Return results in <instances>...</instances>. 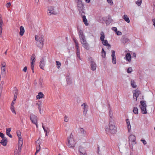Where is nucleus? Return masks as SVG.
<instances>
[{
	"label": "nucleus",
	"instance_id": "f257e3e1",
	"mask_svg": "<svg viewBox=\"0 0 155 155\" xmlns=\"http://www.w3.org/2000/svg\"><path fill=\"white\" fill-rule=\"evenodd\" d=\"M105 130L107 134H115L117 132V127L114 121H109L108 125L105 127Z\"/></svg>",
	"mask_w": 155,
	"mask_h": 155
},
{
	"label": "nucleus",
	"instance_id": "f03ea898",
	"mask_svg": "<svg viewBox=\"0 0 155 155\" xmlns=\"http://www.w3.org/2000/svg\"><path fill=\"white\" fill-rule=\"evenodd\" d=\"M77 10L81 15L85 13V7L82 0H78L75 1Z\"/></svg>",
	"mask_w": 155,
	"mask_h": 155
},
{
	"label": "nucleus",
	"instance_id": "7ed1b4c3",
	"mask_svg": "<svg viewBox=\"0 0 155 155\" xmlns=\"http://www.w3.org/2000/svg\"><path fill=\"white\" fill-rule=\"evenodd\" d=\"M68 142L67 145L68 147L70 148L74 149L75 147L76 143L73 138V136L71 134L68 137Z\"/></svg>",
	"mask_w": 155,
	"mask_h": 155
},
{
	"label": "nucleus",
	"instance_id": "20e7f679",
	"mask_svg": "<svg viewBox=\"0 0 155 155\" xmlns=\"http://www.w3.org/2000/svg\"><path fill=\"white\" fill-rule=\"evenodd\" d=\"M35 39L37 41V44L38 46L40 48L42 47L43 45V37L41 36H35Z\"/></svg>",
	"mask_w": 155,
	"mask_h": 155
},
{
	"label": "nucleus",
	"instance_id": "39448f33",
	"mask_svg": "<svg viewBox=\"0 0 155 155\" xmlns=\"http://www.w3.org/2000/svg\"><path fill=\"white\" fill-rule=\"evenodd\" d=\"M30 120L32 123L36 125L37 128H38L37 118L35 115L31 114L30 115Z\"/></svg>",
	"mask_w": 155,
	"mask_h": 155
},
{
	"label": "nucleus",
	"instance_id": "423d86ee",
	"mask_svg": "<svg viewBox=\"0 0 155 155\" xmlns=\"http://www.w3.org/2000/svg\"><path fill=\"white\" fill-rule=\"evenodd\" d=\"M133 93L134 99L135 101H136L137 100V98L141 94V92L138 90L136 89L133 91Z\"/></svg>",
	"mask_w": 155,
	"mask_h": 155
},
{
	"label": "nucleus",
	"instance_id": "0eeeda50",
	"mask_svg": "<svg viewBox=\"0 0 155 155\" xmlns=\"http://www.w3.org/2000/svg\"><path fill=\"white\" fill-rule=\"evenodd\" d=\"M129 143H131L132 144L134 145L136 143V137L134 135H130L129 137Z\"/></svg>",
	"mask_w": 155,
	"mask_h": 155
},
{
	"label": "nucleus",
	"instance_id": "6e6552de",
	"mask_svg": "<svg viewBox=\"0 0 155 155\" xmlns=\"http://www.w3.org/2000/svg\"><path fill=\"white\" fill-rule=\"evenodd\" d=\"M31 69L33 70L34 68V64L35 61V56L34 54H32L31 57Z\"/></svg>",
	"mask_w": 155,
	"mask_h": 155
},
{
	"label": "nucleus",
	"instance_id": "1a4fd4ad",
	"mask_svg": "<svg viewBox=\"0 0 155 155\" xmlns=\"http://www.w3.org/2000/svg\"><path fill=\"white\" fill-rule=\"evenodd\" d=\"M112 62L113 64H116L117 61L115 56V51L114 50L111 51Z\"/></svg>",
	"mask_w": 155,
	"mask_h": 155
},
{
	"label": "nucleus",
	"instance_id": "9d476101",
	"mask_svg": "<svg viewBox=\"0 0 155 155\" xmlns=\"http://www.w3.org/2000/svg\"><path fill=\"white\" fill-rule=\"evenodd\" d=\"M18 149H16V150L19 152H21V147L23 143V139L22 138L18 139Z\"/></svg>",
	"mask_w": 155,
	"mask_h": 155
},
{
	"label": "nucleus",
	"instance_id": "9b49d317",
	"mask_svg": "<svg viewBox=\"0 0 155 155\" xmlns=\"http://www.w3.org/2000/svg\"><path fill=\"white\" fill-rule=\"evenodd\" d=\"M126 125L128 132H130L131 131V126L130 124V122L129 119L126 120Z\"/></svg>",
	"mask_w": 155,
	"mask_h": 155
},
{
	"label": "nucleus",
	"instance_id": "f8f14e48",
	"mask_svg": "<svg viewBox=\"0 0 155 155\" xmlns=\"http://www.w3.org/2000/svg\"><path fill=\"white\" fill-rule=\"evenodd\" d=\"M109 121H114V118L113 117V111L110 109L109 112Z\"/></svg>",
	"mask_w": 155,
	"mask_h": 155
},
{
	"label": "nucleus",
	"instance_id": "ddd939ff",
	"mask_svg": "<svg viewBox=\"0 0 155 155\" xmlns=\"http://www.w3.org/2000/svg\"><path fill=\"white\" fill-rule=\"evenodd\" d=\"M81 106L83 107L84 114H86L87 111L88 106L86 103H84L81 105Z\"/></svg>",
	"mask_w": 155,
	"mask_h": 155
},
{
	"label": "nucleus",
	"instance_id": "4468645a",
	"mask_svg": "<svg viewBox=\"0 0 155 155\" xmlns=\"http://www.w3.org/2000/svg\"><path fill=\"white\" fill-rule=\"evenodd\" d=\"M140 108H147L146 102L145 101H140V104L139 105Z\"/></svg>",
	"mask_w": 155,
	"mask_h": 155
},
{
	"label": "nucleus",
	"instance_id": "2eb2a0df",
	"mask_svg": "<svg viewBox=\"0 0 155 155\" xmlns=\"http://www.w3.org/2000/svg\"><path fill=\"white\" fill-rule=\"evenodd\" d=\"M79 132L81 135L83 137L85 136L86 135V131L84 130L83 128H81L79 129Z\"/></svg>",
	"mask_w": 155,
	"mask_h": 155
},
{
	"label": "nucleus",
	"instance_id": "dca6fc26",
	"mask_svg": "<svg viewBox=\"0 0 155 155\" xmlns=\"http://www.w3.org/2000/svg\"><path fill=\"white\" fill-rule=\"evenodd\" d=\"M102 44L104 46H106L109 49L110 48V45L108 43L107 40H104L102 41Z\"/></svg>",
	"mask_w": 155,
	"mask_h": 155
},
{
	"label": "nucleus",
	"instance_id": "f3484780",
	"mask_svg": "<svg viewBox=\"0 0 155 155\" xmlns=\"http://www.w3.org/2000/svg\"><path fill=\"white\" fill-rule=\"evenodd\" d=\"M0 143L4 146H6L7 144V139L6 138H4L1 140Z\"/></svg>",
	"mask_w": 155,
	"mask_h": 155
},
{
	"label": "nucleus",
	"instance_id": "a211bd4d",
	"mask_svg": "<svg viewBox=\"0 0 155 155\" xmlns=\"http://www.w3.org/2000/svg\"><path fill=\"white\" fill-rule=\"evenodd\" d=\"M125 58L127 61L130 62L131 60V57L130 54L127 53L125 55Z\"/></svg>",
	"mask_w": 155,
	"mask_h": 155
},
{
	"label": "nucleus",
	"instance_id": "6ab92c4d",
	"mask_svg": "<svg viewBox=\"0 0 155 155\" xmlns=\"http://www.w3.org/2000/svg\"><path fill=\"white\" fill-rule=\"evenodd\" d=\"M96 64L93 61H91V69L92 71H95L96 68Z\"/></svg>",
	"mask_w": 155,
	"mask_h": 155
},
{
	"label": "nucleus",
	"instance_id": "aec40b11",
	"mask_svg": "<svg viewBox=\"0 0 155 155\" xmlns=\"http://www.w3.org/2000/svg\"><path fill=\"white\" fill-rule=\"evenodd\" d=\"M54 8L53 6H50V9H49V13L51 14H57V12L55 11L54 9Z\"/></svg>",
	"mask_w": 155,
	"mask_h": 155
},
{
	"label": "nucleus",
	"instance_id": "412c9836",
	"mask_svg": "<svg viewBox=\"0 0 155 155\" xmlns=\"http://www.w3.org/2000/svg\"><path fill=\"white\" fill-rule=\"evenodd\" d=\"M82 46L87 50H89L90 48V46L89 44L87 41L81 44Z\"/></svg>",
	"mask_w": 155,
	"mask_h": 155
},
{
	"label": "nucleus",
	"instance_id": "4be33fe9",
	"mask_svg": "<svg viewBox=\"0 0 155 155\" xmlns=\"http://www.w3.org/2000/svg\"><path fill=\"white\" fill-rule=\"evenodd\" d=\"M25 32V30L24 27L22 26H21L20 27V35L21 36H23L24 35Z\"/></svg>",
	"mask_w": 155,
	"mask_h": 155
},
{
	"label": "nucleus",
	"instance_id": "5701e85b",
	"mask_svg": "<svg viewBox=\"0 0 155 155\" xmlns=\"http://www.w3.org/2000/svg\"><path fill=\"white\" fill-rule=\"evenodd\" d=\"M66 80L68 84H71L72 82L71 78L69 76H67L66 77Z\"/></svg>",
	"mask_w": 155,
	"mask_h": 155
},
{
	"label": "nucleus",
	"instance_id": "b1692460",
	"mask_svg": "<svg viewBox=\"0 0 155 155\" xmlns=\"http://www.w3.org/2000/svg\"><path fill=\"white\" fill-rule=\"evenodd\" d=\"M123 18L127 23H129L130 22V20L128 17L126 15H124L123 17Z\"/></svg>",
	"mask_w": 155,
	"mask_h": 155
},
{
	"label": "nucleus",
	"instance_id": "393cba45",
	"mask_svg": "<svg viewBox=\"0 0 155 155\" xmlns=\"http://www.w3.org/2000/svg\"><path fill=\"white\" fill-rule=\"evenodd\" d=\"M44 97V94L41 92H39L38 94L36 96V98L37 99H40Z\"/></svg>",
	"mask_w": 155,
	"mask_h": 155
},
{
	"label": "nucleus",
	"instance_id": "a878e982",
	"mask_svg": "<svg viewBox=\"0 0 155 155\" xmlns=\"http://www.w3.org/2000/svg\"><path fill=\"white\" fill-rule=\"evenodd\" d=\"M11 128H7L6 129V134L10 138H12V135L10 134L11 131Z\"/></svg>",
	"mask_w": 155,
	"mask_h": 155
},
{
	"label": "nucleus",
	"instance_id": "bb28decb",
	"mask_svg": "<svg viewBox=\"0 0 155 155\" xmlns=\"http://www.w3.org/2000/svg\"><path fill=\"white\" fill-rule=\"evenodd\" d=\"M45 62L43 60H41L40 62V67L41 69L44 70V67L45 66Z\"/></svg>",
	"mask_w": 155,
	"mask_h": 155
},
{
	"label": "nucleus",
	"instance_id": "cd10ccee",
	"mask_svg": "<svg viewBox=\"0 0 155 155\" xmlns=\"http://www.w3.org/2000/svg\"><path fill=\"white\" fill-rule=\"evenodd\" d=\"M80 40V42L81 44L87 41L85 36H82L79 37Z\"/></svg>",
	"mask_w": 155,
	"mask_h": 155
},
{
	"label": "nucleus",
	"instance_id": "c85d7f7f",
	"mask_svg": "<svg viewBox=\"0 0 155 155\" xmlns=\"http://www.w3.org/2000/svg\"><path fill=\"white\" fill-rule=\"evenodd\" d=\"M36 150H37V148L38 147H39L40 148V150L41 149V147L40 145L41 143V141L39 140V139L38 140L36 141Z\"/></svg>",
	"mask_w": 155,
	"mask_h": 155
},
{
	"label": "nucleus",
	"instance_id": "c756f323",
	"mask_svg": "<svg viewBox=\"0 0 155 155\" xmlns=\"http://www.w3.org/2000/svg\"><path fill=\"white\" fill-rule=\"evenodd\" d=\"M82 19L83 21L84 22V24L86 26H87L88 25V23H87V21L86 18V17L85 15L83 16H82Z\"/></svg>",
	"mask_w": 155,
	"mask_h": 155
},
{
	"label": "nucleus",
	"instance_id": "7c9ffc66",
	"mask_svg": "<svg viewBox=\"0 0 155 155\" xmlns=\"http://www.w3.org/2000/svg\"><path fill=\"white\" fill-rule=\"evenodd\" d=\"M130 84L132 87L136 88L137 87V85L134 81L133 80H131L130 81Z\"/></svg>",
	"mask_w": 155,
	"mask_h": 155
},
{
	"label": "nucleus",
	"instance_id": "2f4dec72",
	"mask_svg": "<svg viewBox=\"0 0 155 155\" xmlns=\"http://www.w3.org/2000/svg\"><path fill=\"white\" fill-rule=\"evenodd\" d=\"M74 41L75 43V47L76 48L77 51L80 50L79 46L78 45V41L74 39Z\"/></svg>",
	"mask_w": 155,
	"mask_h": 155
},
{
	"label": "nucleus",
	"instance_id": "473e14b6",
	"mask_svg": "<svg viewBox=\"0 0 155 155\" xmlns=\"http://www.w3.org/2000/svg\"><path fill=\"white\" fill-rule=\"evenodd\" d=\"M138 108L137 107H134L133 109V112L135 114H138Z\"/></svg>",
	"mask_w": 155,
	"mask_h": 155
},
{
	"label": "nucleus",
	"instance_id": "72a5a7b5",
	"mask_svg": "<svg viewBox=\"0 0 155 155\" xmlns=\"http://www.w3.org/2000/svg\"><path fill=\"white\" fill-rule=\"evenodd\" d=\"M14 101H15L17 96V90L15 89L14 90Z\"/></svg>",
	"mask_w": 155,
	"mask_h": 155
},
{
	"label": "nucleus",
	"instance_id": "f704fd0d",
	"mask_svg": "<svg viewBox=\"0 0 155 155\" xmlns=\"http://www.w3.org/2000/svg\"><path fill=\"white\" fill-rule=\"evenodd\" d=\"M101 37H100V40L101 41H102L104 40V39L105 38V35L104 33L103 32L101 31Z\"/></svg>",
	"mask_w": 155,
	"mask_h": 155
},
{
	"label": "nucleus",
	"instance_id": "c9c22d12",
	"mask_svg": "<svg viewBox=\"0 0 155 155\" xmlns=\"http://www.w3.org/2000/svg\"><path fill=\"white\" fill-rule=\"evenodd\" d=\"M3 25V22L2 18L1 17H0V29H1V33L2 32Z\"/></svg>",
	"mask_w": 155,
	"mask_h": 155
},
{
	"label": "nucleus",
	"instance_id": "e433bc0d",
	"mask_svg": "<svg viewBox=\"0 0 155 155\" xmlns=\"http://www.w3.org/2000/svg\"><path fill=\"white\" fill-rule=\"evenodd\" d=\"M78 34L79 37L84 36V35L82 31L81 30H78Z\"/></svg>",
	"mask_w": 155,
	"mask_h": 155
},
{
	"label": "nucleus",
	"instance_id": "4c0bfd02",
	"mask_svg": "<svg viewBox=\"0 0 155 155\" xmlns=\"http://www.w3.org/2000/svg\"><path fill=\"white\" fill-rule=\"evenodd\" d=\"M106 52L103 48H102L101 52V56L103 58H105L106 57Z\"/></svg>",
	"mask_w": 155,
	"mask_h": 155
},
{
	"label": "nucleus",
	"instance_id": "58836bf2",
	"mask_svg": "<svg viewBox=\"0 0 155 155\" xmlns=\"http://www.w3.org/2000/svg\"><path fill=\"white\" fill-rule=\"evenodd\" d=\"M141 110V112L143 114H146L147 113L146 108H140Z\"/></svg>",
	"mask_w": 155,
	"mask_h": 155
},
{
	"label": "nucleus",
	"instance_id": "ea45409f",
	"mask_svg": "<svg viewBox=\"0 0 155 155\" xmlns=\"http://www.w3.org/2000/svg\"><path fill=\"white\" fill-rule=\"evenodd\" d=\"M36 105H37L38 107V108L40 110H41V103L40 101H38V103L36 104Z\"/></svg>",
	"mask_w": 155,
	"mask_h": 155
},
{
	"label": "nucleus",
	"instance_id": "a19ab883",
	"mask_svg": "<svg viewBox=\"0 0 155 155\" xmlns=\"http://www.w3.org/2000/svg\"><path fill=\"white\" fill-rule=\"evenodd\" d=\"M1 71H2V74H3L4 73H5V66L4 67L2 66L1 67Z\"/></svg>",
	"mask_w": 155,
	"mask_h": 155
},
{
	"label": "nucleus",
	"instance_id": "79ce46f5",
	"mask_svg": "<svg viewBox=\"0 0 155 155\" xmlns=\"http://www.w3.org/2000/svg\"><path fill=\"white\" fill-rule=\"evenodd\" d=\"M107 2L108 4L110 6H112L114 4V3L112 0H107Z\"/></svg>",
	"mask_w": 155,
	"mask_h": 155
},
{
	"label": "nucleus",
	"instance_id": "37998d69",
	"mask_svg": "<svg viewBox=\"0 0 155 155\" xmlns=\"http://www.w3.org/2000/svg\"><path fill=\"white\" fill-rule=\"evenodd\" d=\"M10 109L12 112L16 114V113L14 109V106H11Z\"/></svg>",
	"mask_w": 155,
	"mask_h": 155
},
{
	"label": "nucleus",
	"instance_id": "c03bdc74",
	"mask_svg": "<svg viewBox=\"0 0 155 155\" xmlns=\"http://www.w3.org/2000/svg\"><path fill=\"white\" fill-rule=\"evenodd\" d=\"M16 133L18 139L22 138L20 132L18 131L16 132Z\"/></svg>",
	"mask_w": 155,
	"mask_h": 155
},
{
	"label": "nucleus",
	"instance_id": "a18cd8bd",
	"mask_svg": "<svg viewBox=\"0 0 155 155\" xmlns=\"http://www.w3.org/2000/svg\"><path fill=\"white\" fill-rule=\"evenodd\" d=\"M142 3V1L141 0H138L136 2V3L137 5L138 6H140L141 5Z\"/></svg>",
	"mask_w": 155,
	"mask_h": 155
},
{
	"label": "nucleus",
	"instance_id": "49530a36",
	"mask_svg": "<svg viewBox=\"0 0 155 155\" xmlns=\"http://www.w3.org/2000/svg\"><path fill=\"white\" fill-rule=\"evenodd\" d=\"M80 50L77 51L76 54H77V56L79 58V59H80V60H81V58L80 57Z\"/></svg>",
	"mask_w": 155,
	"mask_h": 155
},
{
	"label": "nucleus",
	"instance_id": "de8ad7c7",
	"mask_svg": "<svg viewBox=\"0 0 155 155\" xmlns=\"http://www.w3.org/2000/svg\"><path fill=\"white\" fill-rule=\"evenodd\" d=\"M56 65H57V68H59L61 65V63L60 62L58 61H56Z\"/></svg>",
	"mask_w": 155,
	"mask_h": 155
},
{
	"label": "nucleus",
	"instance_id": "09e8293b",
	"mask_svg": "<svg viewBox=\"0 0 155 155\" xmlns=\"http://www.w3.org/2000/svg\"><path fill=\"white\" fill-rule=\"evenodd\" d=\"M133 70L131 67L129 68L127 70V72L128 73H130Z\"/></svg>",
	"mask_w": 155,
	"mask_h": 155
},
{
	"label": "nucleus",
	"instance_id": "8fccbe9b",
	"mask_svg": "<svg viewBox=\"0 0 155 155\" xmlns=\"http://www.w3.org/2000/svg\"><path fill=\"white\" fill-rule=\"evenodd\" d=\"M68 120H69V118L67 116H65L64 117V121L66 122H67L68 121Z\"/></svg>",
	"mask_w": 155,
	"mask_h": 155
},
{
	"label": "nucleus",
	"instance_id": "3c124183",
	"mask_svg": "<svg viewBox=\"0 0 155 155\" xmlns=\"http://www.w3.org/2000/svg\"><path fill=\"white\" fill-rule=\"evenodd\" d=\"M20 152H19L18 151H17V150H15L14 152V155H20Z\"/></svg>",
	"mask_w": 155,
	"mask_h": 155
},
{
	"label": "nucleus",
	"instance_id": "603ef678",
	"mask_svg": "<svg viewBox=\"0 0 155 155\" xmlns=\"http://www.w3.org/2000/svg\"><path fill=\"white\" fill-rule=\"evenodd\" d=\"M116 33L117 35H121L122 34V32L120 31H117Z\"/></svg>",
	"mask_w": 155,
	"mask_h": 155
},
{
	"label": "nucleus",
	"instance_id": "864d4df0",
	"mask_svg": "<svg viewBox=\"0 0 155 155\" xmlns=\"http://www.w3.org/2000/svg\"><path fill=\"white\" fill-rule=\"evenodd\" d=\"M140 141L142 142V143L143 144L146 145L147 144V142L145 140H143V139H141L140 140Z\"/></svg>",
	"mask_w": 155,
	"mask_h": 155
},
{
	"label": "nucleus",
	"instance_id": "5fc2aeb1",
	"mask_svg": "<svg viewBox=\"0 0 155 155\" xmlns=\"http://www.w3.org/2000/svg\"><path fill=\"white\" fill-rule=\"evenodd\" d=\"M111 29L112 30H113L115 32H116L117 31V28L116 27H113Z\"/></svg>",
	"mask_w": 155,
	"mask_h": 155
},
{
	"label": "nucleus",
	"instance_id": "6e6d98bb",
	"mask_svg": "<svg viewBox=\"0 0 155 155\" xmlns=\"http://www.w3.org/2000/svg\"><path fill=\"white\" fill-rule=\"evenodd\" d=\"M152 21L153 22V25L155 28V18L152 19Z\"/></svg>",
	"mask_w": 155,
	"mask_h": 155
},
{
	"label": "nucleus",
	"instance_id": "4d7b16f0",
	"mask_svg": "<svg viewBox=\"0 0 155 155\" xmlns=\"http://www.w3.org/2000/svg\"><path fill=\"white\" fill-rule=\"evenodd\" d=\"M0 136L3 139L5 138L4 137V135L2 133H0Z\"/></svg>",
	"mask_w": 155,
	"mask_h": 155
},
{
	"label": "nucleus",
	"instance_id": "13d9d810",
	"mask_svg": "<svg viewBox=\"0 0 155 155\" xmlns=\"http://www.w3.org/2000/svg\"><path fill=\"white\" fill-rule=\"evenodd\" d=\"M27 67L26 66H25L24 68H23V71H24V72H26V71H27Z\"/></svg>",
	"mask_w": 155,
	"mask_h": 155
},
{
	"label": "nucleus",
	"instance_id": "bf43d9fd",
	"mask_svg": "<svg viewBox=\"0 0 155 155\" xmlns=\"http://www.w3.org/2000/svg\"><path fill=\"white\" fill-rule=\"evenodd\" d=\"M11 3L10 2L8 3L6 5V6L7 8H9L11 5Z\"/></svg>",
	"mask_w": 155,
	"mask_h": 155
},
{
	"label": "nucleus",
	"instance_id": "052dcab7",
	"mask_svg": "<svg viewBox=\"0 0 155 155\" xmlns=\"http://www.w3.org/2000/svg\"><path fill=\"white\" fill-rule=\"evenodd\" d=\"M40 151V148L39 147H38L37 148V150H36V151L35 153V155H36L37 153H38Z\"/></svg>",
	"mask_w": 155,
	"mask_h": 155
},
{
	"label": "nucleus",
	"instance_id": "680f3d73",
	"mask_svg": "<svg viewBox=\"0 0 155 155\" xmlns=\"http://www.w3.org/2000/svg\"><path fill=\"white\" fill-rule=\"evenodd\" d=\"M15 101H14V100H13V101H12V102L11 103V106H14V104L15 103Z\"/></svg>",
	"mask_w": 155,
	"mask_h": 155
},
{
	"label": "nucleus",
	"instance_id": "e2e57ef3",
	"mask_svg": "<svg viewBox=\"0 0 155 155\" xmlns=\"http://www.w3.org/2000/svg\"><path fill=\"white\" fill-rule=\"evenodd\" d=\"M1 65H2V66H4V67H5L6 65V63L5 62H2L1 63Z\"/></svg>",
	"mask_w": 155,
	"mask_h": 155
},
{
	"label": "nucleus",
	"instance_id": "0e129e2a",
	"mask_svg": "<svg viewBox=\"0 0 155 155\" xmlns=\"http://www.w3.org/2000/svg\"><path fill=\"white\" fill-rule=\"evenodd\" d=\"M79 151L80 152V153H81V154L80 155H81V154H84L85 153V152H81V151L80 150V149H79Z\"/></svg>",
	"mask_w": 155,
	"mask_h": 155
},
{
	"label": "nucleus",
	"instance_id": "69168bd1",
	"mask_svg": "<svg viewBox=\"0 0 155 155\" xmlns=\"http://www.w3.org/2000/svg\"><path fill=\"white\" fill-rule=\"evenodd\" d=\"M42 127H43V128L44 130V131L45 132H47V130H45V127H44V126L43 125H42ZM46 135H47V133L46 132Z\"/></svg>",
	"mask_w": 155,
	"mask_h": 155
},
{
	"label": "nucleus",
	"instance_id": "338daca9",
	"mask_svg": "<svg viewBox=\"0 0 155 155\" xmlns=\"http://www.w3.org/2000/svg\"><path fill=\"white\" fill-rule=\"evenodd\" d=\"M86 3H89L91 2V0H84Z\"/></svg>",
	"mask_w": 155,
	"mask_h": 155
},
{
	"label": "nucleus",
	"instance_id": "774afa93",
	"mask_svg": "<svg viewBox=\"0 0 155 155\" xmlns=\"http://www.w3.org/2000/svg\"><path fill=\"white\" fill-rule=\"evenodd\" d=\"M39 0H35V3L37 5L39 2Z\"/></svg>",
	"mask_w": 155,
	"mask_h": 155
}]
</instances>
